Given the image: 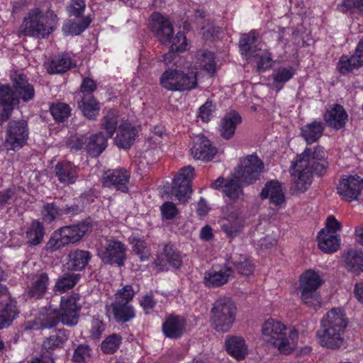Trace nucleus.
Returning <instances> with one entry per match:
<instances>
[{"mask_svg": "<svg viewBox=\"0 0 363 363\" xmlns=\"http://www.w3.org/2000/svg\"><path fill=\"white\" fill-rule=\"evenodd\" d=\"M316 149V147L306 148L291 162L289 169L291 177L290 191L293 194L303 193L311 185L318 167Z\"/></svg>", "mask_w": 363, "mask_h": 363, "instance_id": "obj_1", "label": "nucleus"}, {"mask_svg": "<svg viewBox=\"0 0 363 363\" xmlns=\"http://www.w3.org/2000/svg\"><path fill=\"white\" fill-rule=\"evenodd\" d=\"M298 337L295 330H290L287 335L286 326L272 318L265 320L262 326V339L284 354H290L295 349Z\"/></svg>", "mask_w": 363, "mask_h": 363, "instance_id": "obj_2", "label": "nucleus"}, {"mask_svg": "<svg viewBox=\"0 0 363 363\" xmlns=\"http://www.w3.org/2000/svg\"><path fill=\"white\" fill-rule=\"evenodd\" d=\"M323 333L319 338L321 345L335 349L342 343V334L347 325L345 314L340 308H333L323 318Z\"/></svg>", "mask_w": 363, "mask_h": 363, "instance_id": "obj_3", "label": "nucleus"}, {"mask_svg": "<svg viewBox=\"0 0 363 363\" xmlns=\"http://www.w3.org/2000/svg\"><path fill=\"white\" fill-rule=\"evenodd\" d=\"M237 312L236 303L230 297L218 298L210 311L211 328L218 333H228L235 322Z\"/></svg>", "mask_w": 363, "mask_h": 363, "instance_id": "obj_4", "label": "nucleus"}, {"mask_svg": "<svg viewBox=\"0 0 363 363\" xmlns=\"http://www.w3.org/2000/svg\"><path fill=\"white\" fill-rule=\"evenodd\" d=\"M89 223L65 225L54 231L46 242L45 249L50 252H55L69 244L79 242L89 230Z\"/></svg>", "mask_w": 363, "mask_h": 363, "instance_id": "obj_5", "label": "nucleus"}, {"mask_svg": "<svg viewBox=\"0 0 363 363\" xmlns=\"http://www.w3.org/2000/svg\"><path fill=\"white\" fill-rule=\"evenodd\" d=\"M160 82L162 86L169 91H190L198 85L197 72H184L177 69H168L161 75Z\"/></svg>", "mask_w": 363, "mask_h": 363, "instance_id": "obj_6", "label": "nucleus"}, {"mask_svg": "<svg viewBox=\"0 0 363 363\" xmlns=\"http://www.w3.org/2000/svg\"><path fill=\"white\" fill-rule=\"evenodd\" d=\"M29 138L28 121L13 119L6 127L4 146L8 150L18 151L27 144Z\"/></svg>", "mask_w": 363, "mask_h": 363, "instance_id": "obj_7", "label": "nucleus"}, {"mask_svg": "<svg viewBox=\"0 0 363 363\" xmlns=\"http://www.w3.org/2000/svg\"><path fill=\"white\" fill-rule=\"evenodd\" d=\"M264 168L263 162L255 154L248 155L240 160L238 169L234 174L235 179L249 185L259 179Z\"/></svg>", "mask_w": 363, "mask_h": 363, "instance_id": "obj_8", "label": "nucleus"}, {"mask_svg": "<svg viewBox=\"0 0 363 363\" xmlns=\"http://www.w3.org/2000/svg\"><path fill=\"white\" fill-rule=\"evenodd\" d=\"M127 248L121 241L116 239H105L98 250V255L104 264L122 267L127 259Z\"/></svg>", "mask_w": 363, "mask_h": 363, "instance_id": "obj_9", "label": "nucleus"}, {"mask_svg": "<svg viewBox=\"0 0 363 363\" xmlns=\"http://www.w3.org/2000/svg\"><path fill=\"white\" fill-rule=\"evenodd\" d=\"M194 176V169L186 166L180 169L174 179L169 194L174 196L180 203H185L191 194V181Z\"/></svg>", "mask_w": 363, "mask_h": 363, "instance_id": "obj_10", "label": "nucleus"}, {"mask_svg": "<svg viewBox=\"0 0 363 363\" xmlns=\"http://www.w3.org/2000/svg\"><path fill=\"white\" fill-rule=\"evenodd\" d=\"M81 308L80 296L78 294L62 296L60 301V308L57 310L60 321L68 326L77 325Z\"/></svg>", "mask_w": 363, "mask_h": 363, "instance_id": "obj_11", "label": "nucleus"}, {"mask_svg": "<svg viewBox=\"0 0 363 363\" xmlns=\"http://www.w3.org/2000/svg\"><path fill=\"white\" fill-rule=\"evenodd\" d=\"M363 191V178L357 175L342 177L337 186V192L348 202L358 200Z\"/></svg>", "mask_w": 363, "mask_h": 363, "instance_id": "obj_12", "label": "nucleus"}, {"mask_svg": "<svg viewBox=\"0 0 363 363\" xmlns=\"http://www.w3.org/2000/svg\"><path fill=\"white\" fill-rule=\"evenodd\" d=\"M298 289L301 291V298L308 306L313 305L316 299L318 289V274L315 271L306 270L299 278Z\"/></svg>", "mask_w": 363, "mask_h": 363, "instance_id": "obj_13", "label": "nucleus"}, {"mask_svg": "<svg viewBox=\"0 0 363 363\" xmlns=\"http://www.w3.org/2000/svg\"><path fill=\"white\" fill-rule=\"evenodd\" d=\"M49 282L50 278L47 272H40L31 274L28 277L26 296L33 300L43 298L48 291Z\"/></svg>", "mask_w": 363, "mask_h": 363, "instance_id": "obj_14", "label": "nucleus"}, {"mask_svg": "<svg viewBox=\"0 0 363 363\" xmlns=\"http://www.w3.org/2000/svg\"><path fill=\"white\" fill-rule=\"evenodd\" d=\"M229 262L222 267H213L204 273L203 284L210 288L220 287L227 284L233 277L234 271L228 266Z\"/></svg>", "mask_w": 363, "mask_h": 363, "instance_id": "obj_15", "label": "nucleus"}, {"mask_svg": "<svg viewBox=\"0 0 363 363\" xmlns=\"http://www.w3.org/2000/svg\"><path fill=\"white\" fill-rule=\"evenodd\" d=\"M107 315L112 316L118 323H125L133 319L135 316L134 308L125 303L113 301L106 305Z\"/></svg>", "mask_w": 363, "mask_h": 363, "instance_id": "obj_16", "label": "nucleus"}, {"mask_svg": "<svg viewBox=\"0 0 363 363\" xmlns=\"http://www.w3.org/2000/svg\"><path fill=\"white\" fill-rule=\"evenodd\" d=\"M130 174L124 169L108 171L102 178L103 185L109 188H114L118 191L126 192L128 190L127 184L129 182Z\"/></svg>", "mask_w": 363, "mask_h": 363, "instance_id": "obj_17", "label": "nucleus"}, {"mask_svg": "<svg viewBox=\"0 0 363 363\" xmlns=\"http://www.w3.org/2000/svg\"><path fill=\"white\" fill-rule=\"evenodd\" d=\"M191 154L196 160L208 162L214 158L217 149L212 146L210 140L205 136L199 135L194 140Z\"/></svg>", "mask_w": 363, "mask_h": 363, "instance_id": "obj_18", "label": "nucleus"}, {"mask_svg": "<svg viewBox=\"0 0 363 363\" xmlns=\"http://www.w3.org/2000/svg\"><path fill=\"white\" fill-rule=\"evenodd\" d=\"M186 321L180 315L171 314L162 324V332L165 337L172 339L180 338L186 330Z\"/></svg>", "mask_w": 363, "mask_h": 363, "instance_id": "obj_19", "label": "nucleus"}, {"mask_svg": "<svg viewBox=\"0 0 363 363\" xmlns=\"http://www.w3.org/2000/svg\"><path fill=\"white\" fill-rule=\"evenodd\" d=\"M342 262L349 272L359 275L363 272V250L350 248L344 251Z\"/></svg>", "mask_w": 363, "mask_h": 363, "instance_id": "obj_20", "label": "nucleus"}, {"mask_svg": "<svg viewBox=\"0 0 363 363\" xmlns=\"http://www.w3.org/2000/svg\"><path fill=\"white\" fill-rule=\"evenodd\" d=\"M0 329L10 326L13 320L18 315L15 301L11 298L9 294L0 297Z\"/></svg>", "mask_w": 363, "mask_h": 363, "instance_id": "obj_21", "label": "nucleus"}, {"mask_svg": "<svg viewBox=\"0 0 363 363\" xmlns=\"http://www.w3.org/2000/svg\"><path fill=\"white\" fill-rule=\"evenodd\" d=\"M90 252L82 250L71 251L67 255V262L65 264L69 270L81 271L84 269L91 259Z\"/></svg>", "mask_w": 363, "mask_h": 363, "instance_id": "obj_22", "label": "nucleus"}, {"mask_svg": "<svg viewBox=\"0 0 363 363\" xmlns=\"http://www.w3.org/2000/svg\"><path fill=\"white\" fill-rule=\"evenodd\" d=\"M240 183L241 182L238 179L227 180L223 177H219L211 184V186L215 189L223 188V192L225 196L235 200L242 194V187Z\"/></svg>", "mask_w": 363, "mask_h": 363, "instance_id": "obj_23", "label": "nucleus"}, {"mask_svg": "<svg viewBox=\"0 0 363 363\" xmlns=\"http://www.w3.org/2000/svg\"><path fill=\"white\" fill-rule=\"evenodd\" d=\"M14 96L18 99L21 98L23 101H28L33 99L35 90L33 86L28 83L26 76L21 74L16 75L13 79Z\"/></svg>", "mask_w": 363, "mask_h": 363, "instance_id": "obj_24", "label": "nucleus"}, {"mask_svg": "<svg viewBox=\"0 0 363 363\" xmlns=\"http://www.w3.org/2000/svg\"><path fill=\"white\" fill-rule=\"evenodd\" d=\"M55 172L59 181L65 185L75 183L78 178L77 167L69 162H58L55 167Z\"/></svg>", "mask_w": 363, "mask_h": 363, "instance_id": "obj_25", "label": "nucleus"}, {"mask_svg": "<svg viewBox=\"0 0 363 363\" xmlns=\"http://www.w3.org/2000/svg\"><path fill=\"white\" fill-rule=\"evenodd\" d=\"M262 199L269 198L276 206L280 205L285 201V196L281 183L277 180L267 182L260 193Z\"/></svg>", "mask_w": 363, "mask_h": 363, "instance_id": "obj_26", "label": "nucleus"}, {"mask_svg": "<svg viewBox=\"0 0 363 363\" xmlns=\"http://www.w3.org/2000/svg\"><path fill=\"white\" fill-rule=\"evenodd\" d=\"M324 118L329 126L339 130L345 126L347 114L342 106L336 104L327 110Z\"/></svg>", "mask_w": 363, "mask_h": 363, "instance_id": "obj_27", "label": "nucleus"}, {"mask_svg": "<svg viewBox=\"0 0 363 363\" xmlns=\"http://www.w3.org/2000/svg\"><path fill=\"white\" fill-rule=\"evenodd\" d=\"M241 122L242 118L237 112L231 111L226 113L220 125V135L226 140L230 139L235 135L236 128Z\"/></svg>", "mask_w": 363, "mask_h": 363, "instance_id": "obj_28", "label": "nucleus"}, {"mask_svg": "<svg viewBox=\"0 0 363 363\" xmlns=\"http://www.w3.org/2000/svg\"><path fill=\"white\" fill-rule=\"evenodd\" d=\"M107 140L103 132L87 136L85 150L91 157H97L106 149Z\"/></svg>", "mask_w": 363, "mask_h": 363, "instance_id": "obj_29", "label": "nucleus"}, {"mask_svg": "<svg viewBox=\"0 0 363 363\" xmlns=\"http://www.w3.org/2000/svg\"><path fill=\"white\" fill-rule=\"evenodd\" d=\"M45 66L50 74L64 73L72 67V60L68 54L62 53L52 57Z\"/></svg>", "mask_w": 363, "mask_h": 363, "instance_id": "obj_30", "label": "nucleus"}, {"mask_svg": "<svg viewBox=\"0 0 363 363\" xmlns=\"http://www.w3.org/2000/svg\"><path fill=\"white\" fill-rule=\"evenodd\" d=\"M225 347L228 352L238 360L244 359L247 354V347L241 337L228 336Z\"/></svg>", "mask_w": 363, "mask_h": 363, "instance_id": "obj_31", "label": "nucleus"}, {"mask_svg": "<svg viewBox=\"0 0 363 363\" xmlns=\"http://www.w3.org/2000/svg\"><path fill=\"white\" fill-rule=\"evenodd\" d=\"M45 230L43 223L33 220L26 230L27 244L30 246L40 245L44 239Z\"/></svg>", "mask_w": 363, "mask_h": 363, "instance_id": "obj_32", "label": "nucleus"}, {"mask_svg": "<svg viewBox=\"0 0 363 363\" xmlns=\"http://www.w3.org/2000/svg\"><path fill=\"white\" fill-rule=\"evenodd\" d=\"M136 137V129L130 123L121 124L115 138L116 144L123 148H129Z\"/></svg>", "mask_w": 363, "mask_h": 363, "instance_id": "obj_33", "label": "nucleus"}, {"mask_svg": "<svg viewBox=\"0 0 363 363\" xmlns=\"http://www.w3.org/2000/svg\"><path fill=\"white\" fill-rule=\"evenodd\" d=\"M57 20V15L48 8H35L24 18V23H49Z\"/></svg>", "mask_w": 363, "mask_h": 363, "instance_id": "obj_34", "label": "nucleus"}, {"mask_svg": "<svg viewBox=\"0 0 363 363\" xmlns=\"http://www.w3.org/2000/svg\"><path fill=\"white\" fill-rule=\"evenodd\" d=\"M78 106L84 116L91 120L95 119L100 110L99 104L92 94H84L81 101L78 102Z\"/></svg>", "mask_w": 363, "mask_h": 363, "instance_id": "obj_35", "label": "nucleus"}, {"mask_svg": "<svg viewBox=\"0 0 363 363\" xmlns=\"http://www.w3.org/2000/svg\"><path fill=\"white\" fill-rule=\"evenodd\" d=\"M60 322L57 310L51 308H45L37 317V323L40 324V328L50 329L56 326Z\"/></svg>", "mask_w": 363, "mask_h": 363, "instance_id": "obj_36", "label": "nucleus"}, {"mask_svg": "<svg viewBox=\"0 0 363 363\" xmlns=\"http://www.w3.org/2000/svg\"><path fill=\"white\" fill-rule=\"evenodd\" d=\"M52 30V28L47 24H21L19 32L28 36L44 38L48 37Z\"/></svg>", "mask_w": 363, "mask_h": 363, "instance_id": "obj_37", "label": "nucleus"}, {"mask_svg": "<svg viewBox=\"0 0 363 363\" xmlns=\"http://www.w3.org/2000/svg\"><path fill=\"white\" fill-rule=\"evenodd\" d=\"M243 220L238 213H231L221 225L222 230L228 238H235L241 230Z\"/></svg>", "mask_w": 363, "mask_h": 363, "instance_id": "obj_38", "label": "nucleus"}, {"mask_svg": "<svg viewBox=\"0 0 363 363\" xmlns=\"http://www.w3.org/2000/svg\"><path fill=\"white\" fill-rule=\"evenodd\" d=\"M340 246V239L337 235L325 233V230L319 232V249L324 252L333 253L337 251Z\"/></svg>", "mask_w": 363, "mask_h": 363, "instance_id": "obj_39", "label": "nucleus"}, {"mask_svg": "<svg viewBox=\"0 0 363 363\" xmlns=\"http://www.w3.org/2000/svg\"><path fill=\"white\" fill-rule=\"evenodd\" d=\"M69 336V332L68 330L59 329L44 340L43 347L48 351L62 347L64 343L68 340Z\"/></svg>", "mask_w": 363, "mask_h": 363, "instance_id": "obj_40", "label": "nucleus"}, {"mask_svg": "<svg viewBox=\"0 0 363 363\" xmlns=\"http://www.w3.org/2000/svg\"><path fill=\"white\" fill-rule=\"evenodd\" d=\"M80 279V275L73 272L62 274L57 279L54 290L60 292H65L72 289Z\"/></svg>", "mask_w": 363, "mask_h": 363, "instance_id": "obj_41", "label": "nucleus"}, {"mask_svg": "<svg viewBox=\"0 0 363 363\" xmlns=\"http://www.w3.org/2000/svg\"><path fill=\"white\" fill-rule=\"evenodd\" d=\"M231 262L238 272L242 275L249 276L254 271V264L245 256L242 255L230 257Z\"/></svg>", "mask_w": 363, "mask_h": 363, "instance_id": "obj_42", "label": "nucleus"}, {"mask_svg": "<svg viewBox=\"0 0 363 363\" xmlns=\"http://www.w3.org/2000/svg\"><path fill=\"white\" fill-rule=\"evenodd\" d=\"M118 126V116L116 111L110 109L101 119V128L106 130L105 137L112 138Z\"/></svg>", "mask_w": 363, "mask_h": 363, "instance_id": "obj_43", "label": "nucleus"}, {"mask_svg": "<svg viewBox=\"0 0 363 363\" xmlns=\"http://www.w3.org/2000/svg\"><path fill=\"white\" fill-rule=\"evenodd\" d=\"M196 63L208 72H215L216 62L214 54L207 50H200L196 55Z\"/></svg>", "mask_w": 363, "mask_h": 363, "instance_id": "obj_44", "label": "nucleus"}, {"mask_svg": "<svg viewBox=\"0 0 363 363\" xmlns=\"http://www.w3.org/2000/svg\"><path fill=\"white\" fill-rule=\"evenodd\" d=\"M151 30L155 33L157 38L162 43L166 44L172 42L174 34L172 24H152Z\"/></svg>", "mask_w": 363, "mask_h": 363, "instance_id": "obj_45", "label": "nucleus"}, {"mask_svg": "<svg viewBox=\"0 0 363 363\" xmlns=\"http://www.w3.org/2000/svg\"><path fill=\"white\" fill-rule=\"evenodd\" d=\"M50 111L56 122L65 121L71 113V108L65 103L57 102L50 106Z\"/></svg>", "mask_w": 363, "mask_h": 363, "instance_id": "obj_46", "label": "nucleus"}, {"mask_svg": "<svg viewBox=\"0 0 363 363\" xmlns=\"http://www.w3.org/2000/svg\"><path fill=\"white\" fill-rule=\"evenodd\" d=\"M106 324L99 317L93 316L87 325L88 337L91 340H99L105 331Z\"/></svg>", "mask_w": 363, "mask_h": 363, "instance_id": "obj_47", "label": "nucleus"}, {"mask_svg": "<svg viewBox=\"0 0 363 363\" xmlns=\"http://www.w3.org/2000/svg\"><path fill=\"white\" fill-rule=\"evenodd\" d=\"M40 213L43 221L48 223H51L58 216H62L61 208L57 206L54 202L44 204Z\"/></svg>", "mask_w": 363, "mask_h": 363, "instance_id": "obj_48", "label": "nucleus"}, {"mask_svg": "<svg viewBox=\"0 0 363 363\" xmlns=\"http://www.w3.org/2000/svg\"><path fill=\"white\" fill-rule=\"evenodd\" d=\"M122 342L120 335L113 333L105 338L101 344V350L106 354H113L119 347Z\"/></svg>", "mask_w": 363, "mask_h": 363, "instance_id": "obj_49", "label": "nucleus"}, {"mask_svg": "<svg viewBox=\"0 0 363 363\" xmlns=\"http://www.w3.org/2000/svg\"><path fill=\"white\" fill-rule=\"evenodd\" d=\"M130 243L133 245V252L139 255L141 261H147L149 259V250L146 242L135 236L129 238Z\"/></svg>", "mask_w": 363, "mask_h": 363, "instance_id": "obj_50", "label": "nucleus"}, {"mask_svg": "<svg viewBox=\"0 0 363 363\" xmlns=\"http://www.w3.org/2000/svg\"><path fill=\"white\" fill-rule=\"evenodd\" d=\"M295 73L294 69L291 67H279L277 69L273 74V79L277 83L276 87L277 90H280L282 86L279 84H284L291 79Z\"/></svg>", "mask_w": 363, "mask_h": 363, "instance_id": "obj_51", "label": "nucleus"}, {"mask_svg": "<svg viewBox=\"0 0 363 363\" xmlns=\"http://www.w3.org/2000/svg\"><path fill=\"white\" fill-rule=\"evenodd\" d=\"M337 9L344 13H363V0H343Z\"/></svg>", "mask_w": 363, "mask_h": 363, "instance_id": "obj_52", "label": "nucleus"}, {"mask_svg": "<svg viewBox=\"0 0 363 363\" xmlns=\"http://www.w3.org/2000/svg\"><path fill=\"white\" fill-rule=\"evenodd\" d=\"M164 255L167 262L174 268H179L182 264V258L179 252L172 245H166L163 250Z\"/></svg>", "mask_w": 363, "mask_h": 363, "instance_id": "obj_53", "label": "nucleus"}, {"mask_svg": "<svg viewBox=\"0 0 363 363\" xmlns=\"http://www.w3.org/2000/svg\"><path fill=\"white\" fill-rule=\"evenodd\" d=\"M258 38V33L255 31H251L249 33L243 34L240 40V50L242 55H247L250 52L251 45L254 43Z\"/></svg>", "mask_w": 363, "mask_h": 363, "instance_id": "obj_54", "label": "nucleus"}, {"mask_svg": "<svg viewBox=\"0 0 363 363\" xmlns=\"http://www.w3.org/2000/svg\"><path fill=\"white\" fill-rule=\"evenodd\" d=\"M87 135L82 134L71 135L67 141V146L72 150L79 151L86 148Z\"/></svg>", "mask_w": 363, "mask_h": 363, "instance_id": "obj_55", "label": "nucleus"}, {"mask_svg": "<svg viewBox=\"0 0 363 363\" xmlns=\"http://www.w3.org/2000/svg\"><path fill=\"white\" fill-rule=\"evenodd\" d=\"M91 349L86 344H82L77 346L74 352L72 359L75 363H84L91 356Z\"/></svg>", "mask_w": 363, "mask_h": 363, "instance_id": "obj_56", "label": "nucleus"}, {"mask_svg": "<svg viewBox=\"0 0 363 363\" xmlns=\"http://www.w3.org/2000/svg\"><path fill=\"white\" fill-rule=\"evenodd\" d=\"M301 133L308 144L315 142L318 139V123L313 122L301 128Z\"/></svg>", "mask_w": 363, "mask_h": 363, "instance_id": "obj_57", "label": "nucleus"}, {"mask_svg": "<svg viewBox=\"0 0 363 363\" xmlns=\"http://www.w3.org/2000/svg\"><path fill=\"white\" fill-rule=\"evenodd\" d=\"M133 287L130 285H125L115 294L114 301H119V302L129 304L128 303L133 299Z\"/></svg>", "mask_w": 363, "mask_h": 363, "instance_id": "obj_58", "label": "nucleus"}, {"mask_svg": "<svg viewBox=\"0 0 363 363\" xmlns=\"http://www.w3.org/2000/svg\"><path fill=\"white\" fill-rule=\"evenodd\" d=\"M85 7L86 5L83 0H72L67 10L70 16L79 17L83 13Z\"/></svg>", "mask_w": 363, "mask_h": 363, "instance_id": "obj_59", "label": "nucleus"}, {"mask_svg": "<svg viewBox=\"0 0 363 363\" xmlns=\"http://www.w3.org/2000/svg\"><path fill=\"white\" fill-rule=\"evenodd\" d=\"M172 49H175L177 52H183L186 50V38L182 31L179 30L174 37L172 36Z\"/></svg>", "mask_w": 363, "mask_h": 363, "instance_id": "obj_60", "label": "nucleus"}, {"mask_svg": "<svg viewBox=\"0 0 363 363\" xmlns=\"http://www.w3.org/2000/svg\"><path fill=\"white\" fill-rule=\"evenodd\" d=\"M161 212L165 219L171 220L177 216L179 211L174 203L166 201L161 206Z\"/></svg>", "mask_w": 363, "mask_h": 363, "instance_id": "obj_61", "label": "nucleus"}, {"mask_svg": "<svg viewBox=\"0 0 363 363\" xmlns=\"http://www.w3.org/2000/svg\"><path fill=\"white\" fill-rule=\"evenodd\" d=\"M352 60V56L350 57L347 56H342L337 65V69L341 73H346L352 71L354 68L358 67Z\"/></svg>", "mask_w": 363, "mask_h": 363, "instance_id": "obj_62", "label": "nucleus"}, {"mask_svg": "<svg viewBox=\"0 0 363 363\" xmlns=\"http://www.w3.org/2000/svg\"><path fill=\"white\" fill-rule=\"evenodd\" d=\"M89 24H64L62 30L66 35H77L85 30Z\"/></svg>", "mask_w": 363, "mask_h": 363, "instance_id": "obj_63", "label": "nucleus"}, {"mask_svg": "<svg viewBox=\"0 0 363 363\" xmlns=\"http://www.w3.org/2000/svg\"><path fill=\"white\" fill-rule=\"evenodd\" d=\"M213 110L214 106L212 102L211 101H206V103L200 107L199 116L203 122H208L210 121V117Z\"/></svg>", "mask_w": 363, "mask_h": 363, "instance_id": "obj_64", "label": "nucleus"}]
</instances>
